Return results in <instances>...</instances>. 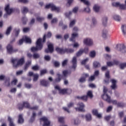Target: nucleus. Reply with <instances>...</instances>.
<instances>
[{"label":"nucleus","instance_id":"f257e3e1","mask_svg":"<svg viewBox=\"0 0 126 126\" xmlns=\"http://www.w3.org/2000/svg\"><path fill=\"white\" fill-rule=\"evenodd\" d=\"M12 63H13V67L17 68L19 66H21L24 63V57L21 58L20 60H18L17 59H12Z\"/></svg>","mask_w":126,"mask_h":126},{"label":"nucleus","instance_id":"f03ea898","mask_svg":"<svg viewBox=\"0 0 126 126\" xmlns=\"http://www.w3.org/2000/svg\"><path fill=\"white\" fill-rule=\"evenodd\" d=\"M18 109L20 111L23 110V108H27L28 109H31L32 110H38V106H35L32 107H30V104L28 102H24L22 104H19L18 105Z\"/></svg>","mask_w":126,"mask_h":126},{"label":"nucleus","instance_id":"7ed1b4c3","mask_svg":"<svg viewBox=\"0 0 126 126\" xmlns=\"http://www.w3.org/2000/svg\"><path fill=\"white\" fill-rule=\"evenodd\" d=\"M56 51L58 53V54H60L61 55H63V54H65V53H73L74 52V50L72 49H69V48H65V49H63V48H61L59 47H56Z\"/></svg>","mask_w":126,"mask_h":126},{"label":"nucleus","instance_id":"20e7f679","mask_svg":"<svg viewBox=\"0 0 126 126\" xmlns=\"http://www.w3.org/2000/svg\"><path fill=\"white\" fill-rule=\"evenodd\" d=\"M41 42L42 39H38L36 41V47H32L31 48L32 52L34 53V52H37V51H41V50L43 49V44H42V43H41Z\"/></svg>","mask_w":126,"mask_h":126},{"label":"nucleus","instance_id":"39448f33","mask_svg":"<svg viewBox=\"0 0 126 126\" xmlns=\"http://www.w3.org/2000/svg\"><path fill=\"white\" fill-rule=\"evenodd\" d=\"M107 92H108V89L107 87L103 86V94L102 95V98L104 101L110 102L111 101L110 100V96L107 94Z\"/></svg>","mask_w":126,"mask_h":126},{"label":"nucleus","instance_id":"423d86ee","mask_svg":"<svg viewBox=\"0 0 126 126\" xmlns=\"http://www.w3.org/2000/svg\"><path fill=\"white\" fill-rule=\"evenodd\" d=\"M45 8H51L52 10H55L56 12H60L61 11V8L56 6L55 4L50 3L45 6Z\"/></svg>","mask_w":126,"mask_h":126},{"label":"nucleus","instance_id":"0eeeda50","mask_svg":"<svg viewBox=\"0 0 126 126\" xmlns=\"http://www.w3.org/2000/svg\"><path fill=\"white\" fill-rule=\"evenodd\" d=\"M5 11L6 13L4 15V18H7V16H8V15H10L13 11V9L10 8L9 4H7L5 7Z\"/></svg>","mask_w":126,"mask_h":126},{"label":"nucleus","instance_id":"6e6552de","mask_svg":"<svg viewBox=\"0 0 126 126\" xmlns=\"http://www.w3.org/2000/svg\"><path fill=\"white\" fill-rule=\"evenodd\" d=\"M24 41H25L26 43H29V44H31V38H30V37L28 36H26L19 41L18 45H22Z\"/></svg>","mask_w":126,"mask_h":126},{"label":"nucleus","instance_id":"1a4fd4ad","mask_svg":"<svg viewBox=\"0 0 126 126\" xmlns=\"http://www.w3.org/2000/svg\"><path fill=\"white\" fill-rule=\"evenodd\" d=\"M77 106H79V107H76L75 110L76 111H78V112H84V104L82 102H79L77 104Z\"/></svg>","mask_w":126,"mask_h":126},{"label":"nucleus","instance_id":"9d476101","mask_svg":"<svg viewBox=\"0 0 126 126\" xmlns=\"http://www.w3.org/2000/svg\"><path fill=\"white\" fill-rule=\"evenodd\" d=\"M117 49L121 53H126V46L124 44H118L117 45Z\"/></svg>","mask_w":126,"mask_h":126},{"label":"nucleus","instance_id":"9b49d317","mask_svg":"<svg viewBox=\"0 0 126 126\" xmlns=\"http://www.w3.org/2000/svg\"><path fill=\"white\" fill-rule=\"evenodd\" d=\"M7 50L8 54H13V53H16L18 51L17 49H13L12 46L10 44H8L7 46Z\"/></svg>","mask_w":126,"mask_h":126},{"label":"nucleus","instance_id":"f8f14e48","mask_svg":"<svg viewBox=\"0 0 126 126\" xmlns=\"http://www.w3.org/2000/svg\"><path fill=\"white\" fill-rule=\"evenodd\" d=\"M40 121H42L44 122L43 126H50L51 122L50 121H49V119H48L47 117H42L40 118Z\"/></svg>","mask_w":126,"mask_h":126},{"label":"nucleus","instance_id":"ddd939ff","mask_svg":"<svg viewBox=\"0 0 126 126\" xmlns=\"http://www.w3.org/2000/svg\"><path fill=\"white\" fill-rule=\"evenodd\" d=\"M84 44L86 46H92L93 45V40L91 38H85L84 39Z\"/></svg>","mask_w":126,"mask_h":126},{"label":"nucleus","instance_id":"4468645a","mask_svg":"<svg viewBox=\"0 0 126 126\" xmlns=\"http://www.w3.org/2000/svg\"><path fill=\"white\" fill-rule=\"evenodd\" d=\"M55 89H56L57 90H58V91L60 94H65L67 92V89H61V87H60V86H55Z\"/></svg>","mask_w":126,"mask_h":126},{"label":"nucleus","instance_id":"2eb2a0df","mask_svg":"<svg viewBox=\"0 0 126 126\" xmlns=\"http://www.w3.org/2000/svg\"><path fill=\"white\" fill-rule=\"evenodd\" d=\"M48 49H45V53H53L54 52V45L52 43H49L48 44Z\"/></svg>","mask_w":126,"mask_h":126},{"label":"nucleus","instance_id":"dca6fc26","mask_svg":"<svg viewBox=\"0 0 126 126\" xmlns=\"http://www.w3.org/2000/svg\"><path fill=\"white\" fill-rule=\"evenodd\" d=\"M40 85L44 86L45 87H47V86H49V85H50V82L48 81H46L45 79L40 80Z\"/></svg>","mask_w":126,"mask_h":126},{"label":"nucleus","instance_id":"f3484780","mask_svg":"<svg viewBox=\"0 0 126 126\" xmlns=\"http://www.w3.org/2000/svg\"><path fill=\"white\" fill-rule=\"evenodd\" d=\"M77 11H78V7H74V8H73L72 11H70L69 13H66L65 14V16L66 17H68L69 15H71V14H72V12H73L74 13H77Z\"/></svg>","mask_w":126,"mask_h":126},{"label":"nucleus","instance_id":"a211bd4d","mask_svg":"<svg viewBox=\"0 0 126 126\" xmlns=\"http://www.w3.org/2000/svg\"><path fill=\"white\" fill-rule=\"evenodd\" d=\"M102 25L103 26H107L108 24V17L103 16L101 19Z\"/></svg>","mask_w":126,"mask_h":126},{"label":"nucleus","instance_id":"6ab92c4d","mask_svg":"<svg viewBox=\"0 0 126 126\" xmlns=\"http://www.w3.org/2000/svg\"><path fill=\"white\" fill-rule=\"evenodd\" d=\"M72 68H76V66L77 65V60L76 59V57H73L72 60Z\"/></svg>","mask_w":126,"mask_h":126},{"label":"nucleus","instance_id":"aec40b11","mask_svg":"<svg viewBox=\"0 0 126 126\" xmlns=\"http://www.w3.org/2000/svg\"><path fill=\"white\" fill-rule=\"evenodd\" d=\"M78 37V33L77 32H73L71 34V37L70 38L69 40L71 42H75V38Z\"/></svg>","mask_w":126,"mask_h":126},{"label":"nucleus","instance_id":"412c9836","mask_svg":"<svg viewBox=\"0 0 126 126\" xmlns=\"http://www.w3.org/2000/svg\"><path fill=\"white\" fill-rule=\"evenodd\" d=\"M100 5H99L98 4H95L94 5L93 9L94 11L95 12V13H98L100 12Z\"/></svg>","mask_w":126,"mask_h":126},{"label":"nucleus","instance_id":"4be33fe9","mask_svg":"<svg viewBox=\"0 0 126 126\" xmlns=\"http://www.w3.org/2000/svg\"><path fill=\"white\" fill-rule=\"evenodd\" d=\"M111 82L112 84V85L111 86V88L113 90H116V88H117V80L115 79H112L111 80Z\"/></svg>","mask_w":126,"mask_h":126},{"label":"nucleus","instance_id":"5701e85b","mask_svg":"<svg viewBox=\"0 0 126 126\" xmlns=\"http://www.w3.org/2000/svg\"><path fill=\"white\" fill-rule=\"evenodd\" d=\"M83 76L80 78L79 79V82L82 83L83 82H85L86 81L87 77H88L89 76V75L88 74H84Z\"/></svg>","mask_w":126,"mask_h":126},{"label":"nucleus","instance_id":"b1692460","mask_svg":"<svg viewBox=\"0 0 126 126\" xmlns=\"http://www.w3.org/2000/svg\"><path fill=\"white\" fill-rule=\"evenodd\" d=\"M86 122H91L92 121V116L90 114H87L85 115Z\"/></svg>","mask_w":126,"mask_h":126},{"label":"nucleus","instance_id":"393cba45","mask_svg":"<svg viewBox=\"0 0 126 126\" xmlns=\"http://www.w3.org/2000/svg\"><path fill=\"white\" fill-rule=\"evenodd\" d=\"M72 123L74 124L75 126H78L80 124V120L78 118L74 119L72 120Z\"/></svg>","mask_w":126,"mask_h":126},{"label":"nucleus","instance_id":"a878e982","mask_svg":"<svg viewBox=\"0 0 126 126\" xmlns=\"http://www.w3.org/2000/svg\"><path fill=\"white\" fill-rule=\"evenodd\" d=\"M18 123V124H23L24 123V119H23V117L21 114L19 115Z\"/></svg>","mask_w":126,"mask_h":126},{"label":"nucleus","instance_id":"bb28decb","mask_svg":"<svg viewBox=\"0 0 126 126\" xmlns=\"http://www.w3.org/2000/svg\"><path fill=\"white\" fill-rule=\"evenodd\" d=\"M77 99H79V100H83V101H87L88 99V97L87 95H83L82 96H77Z\"/></svg>","mask_w":126,"mask_h":126},{"label":"nucleus","instance_id":"cd10ccee","mask_svg":"<svg viewBox=\"0 0 126 126\" xmlns=\"http://www.w3.org/2000/svg\"><path fill=\"white\" fill-rule=\"evenodd\" d=\"M113 19H114V20H115L116 21L120 22V21L122 20V18H121V17H120V16L118 15H115L113 16Z\"/></svg>","mask_w":126,"mask_h":126},{"label":"nucleus","instance_id":"c85d7f7f","mask_svg":"<svg viewBox=\"0 0 126 126\" xmlns=\"http://www.w3.org/2000/svg\"><path fill=\"white\" fill-rule=\"evenodd\" d=\"M108 34V30L104 29L102 32V36L103 38H107V34Z\"/></svg>","mask_w":126,"mask_h":126},{"label":"nucleus","instance_id":"c756f323","mask_svg":"<svg viewBox=\"0 0 126 126\" xmlns=\"http://www.w3.org/2000/svg\"><path fill=\"white\" fill-rule=\"evenodd\" d=\"M121 29L124 35H126V25H122Z\"/></svg>","mask_w":126,"mask_h":126},{"label":"nucleus","instance_id":"7c9ffc66","mask_svg":"<svg viewBox=\"0 0 126 126\" xmlns=\"http://www.w3.org/2000/svg\"><path fill=\"white\" fill-rule=\"evenodd\" d=\"M58 78L55 79V82H60L62 80V75L60 73L57 74Z\"/></svg>","mask_w":126,"mask_h":126},{"label":"nucleus","instance_id":"2f4dec72","mask_svg":"<svg viewBox=\"0 0 126 126\" xmlns=\"http://www.w3.org/2000/svg\"><path fill=\"white\" fill-rule=\"evenodd\" d=\"M8 121L9 122V126H15V125L13 123V120L10 117H8Z\"/></svg>","mask_w":126,"mask_h":126},{"label":"nucleus","instance_id":"473e14b6","mask_svg":"<svg viewBox=\"0 0 126 126\" xmlns=\"http://www.w3.org/2000/svg\"><path fill=\"white\" fill-rule=\"evenodd\" d=\"M109 99L110 100V101H107L108 103H112L113 105H118V101L117 100H112V99H111V96H109Z\"/></svg>","mask_w":126,"mask_h":126},{"label":"nucleus","instance_id":"72a5a7b5","mask_svg":"<svg viewBox=\"0 0 126 126\" xmlns=\"http://www.w3.org/2000/svg\"><path fill=\"white\" fill-rule=\"evenodd\" d=\"M24 86L25 88H27V89H31V88H32V84L27 83L24 84Z\"/></svg>","mask_w":126,"mask_h":126},{"label":"nucleus","instance_id":"f704fd0d","mask_svg":"<svg viewBox=\"0 0 126 126\" xmlns=\"http://www.w3.org/2000/svg\"><path fill=\"white\" fill-rule=\"evenodd\" d=\"M12 30V27L10 26L9 27H8L6 32V35H9V34H10V32H11V31Z\"/></svg>","mask_w":126,"mask_h":126},{"label":"nucleus","instance_id":"c9c22d12","mask_svg":"<svg viewBox=\"0 0 126 126\" xmlns=\"http://www.w3.org/2000/svg\"><path fill=\"white\" fill-rule=\"evenodd\" d=\"M14 32L15 33L16 36L17 37L18 35H19V33H20V29L17 28L14 29Z\"/></svg>","mask_w":126,"mask_h":126},{"label":"nucleus","instance_id":"e433bc0d","mask_svg":"<svg viewBox=\"0 0 126 126\" xmlns=\"http://www.w3.org/2000/svg\"><path fill=\"white\" fill-rule=\"evenodd\" d=\"M82 2H83L84 4L87 5L88 7L90 6V2L89 1H87L86 0H80Z\"/></svg>","mask_w":126,"mask_h":126},{"label":"nucleus","instance_id":"4c0bfd02","mask_svg":"<svg viewBox=\"0 0 126 126\" xmlns=\"http://www.w3.org/2000/svg\"><path fill=\"white\" fill-rule=\"evenodd\" d=\"M93 64L94 67H100L101 66V64L97 61L94 62Z\"/></svg>","mask_w":126,"mask_h":126},{"label":"nucleus","instance_id":"58836bf2","mask_svg":"<svg viewBox=\"0 0 126 126\" xmlns=\"http://www.w3.org/2000/svg\"><path fill=\"white\" fill-rule=\"evenodd\" d=\"M87 96L88 97H89L91 99H92V98H93V94H92V91H88L87 94Z\"/></svg>","mask_w":126,"mask_h":126},{"label":"nucleus","instance_id":"ea45409f","mask_svg":"<svg viewBox=\"0 0 126 126\" xmlns=\"http://www.w3.org/2000/svg\"><path fill=\"white\" fill-rule=\"evenodd\" d=\"M31 64V61H28L26 63V64L25 65V70H27V68L29 67V66Z\"/></svg>","mask_w":126,"mask_h":126},{"label":"nucleus","instance_id":"a19ab883","mask_svg":"<svg viewBox=\"0 0 126 126\" xmlns=\"http://www.w3.org/2000/svg\"><path fill=\"white\" fill-rule=\"evenodd\" d=\"M44 20L45 18L43 17L37 16L36 17V20L37 21H38V22H42V21H44Z\"/></svg>","mask_w":126,"mask_h":126},{"label":"nucleus","instance_id":"79ce46f5","mask_svg":"<svg viewBox=\"0 0 126 126\" xmlns=\"http://www.w3.org/2000/svg\"><path fill=\"white\" fill-rule=\"evenodd\" d=\"M96 56V52L94 51H92L90 53V57L91 58H95Z\"/></svg>","mask_w":126,"mask_h":126},{"label":"nucleus","instance_id":"37998d69","mask_svg":"<svg viewBox=\"0 0 126 126\" xmlns=\"http://www.w3.org/2000/svg\"><path fill=\"white\" fill-rule=\"evenodd\" d=\"M33 76V81H37L39 78V74H34Z\"/></svg>","mask_w":126,"mask_h":126},{"label":"nucleus","instance_id":"c03bdc74","mask_svg":"<svg viewBox=\"0 0 126 126\" xmlns=\"http://www.w3.org/2000/svg\"><path fill=\"white\" fill-rule=\"evenodd\" d=\"M84 11L85 12H87V13H90L91 10L90 9V8L89 7H87L84 9Z\"/></svg>","mask_w":126,"mask_h":126},{"label":"nucleus","instance_id":"a18cd8bd","mask_svg":"<svg viewBox=\"0 0 126 126\" xmlns=\"http://www.w3.org/2000/svg\"><path fill=\"white\" fill-rule=\"evenodd\" d=\"M76 22V20H72L69 24V27H72L75 25V23Z\"/></svg>","mask_w":126,"mask_h":126},{"label":"nucleus","instance_id":"49530a36","mask_svg":"<svg viewBox=\"0 0 126 126\" xmlns=\"http://www.w3.org/2000/svg\"><path fill=\"white\" fill-rule=\"evenodd\" d=\"M83 54V50L80 49L77 53H76V56L77 57H80L81 55Z\"/></svg>","mask_w":126,"mask_h":126},{"label":"nucleus","instance_id":"de8ad7c7","mask_svg":"<svg viewBox=\"0 0 126 126\" xmlns=\"http://www.w3.org/2000/svg\"><path fill=\"white\" fill-rule=\"evenodd\" d=\"M32 57L33 59L37 60V59H39V58H40V55H39V54L37 53H34L33 54Z\"/></svg>","mask_w":126,"mask_h":126},{"label":"nucleus","instance_id":"09e8293b","mask_svg":"<svg viewBox=\"0 0 126 126\" xmlns=\"http://www.w3.org/2000/svg\"><path fill=\"white\" fill-rule=\"evenodd\" d=\"M121 69H124L126 67V63H123L120 64Z\"/></svg>","mask_w":126,"mask_h":126},{"label":"nucleus","instance_id":"8fccbe9b","mask_svg":"<svg viewBox=\"0 0 126 126\" xmlns=\"http://www.w3.org/2000/svg\"><path fill=\"white\" fill-rule=\"evenodd\" d=\"M44 60L47 62H50L51 61V57L49 55H46L44 56Z\"/></svg>","mask_w":126,"mask_h":126},{"label":"nucleus","instance_id":"3c124183","mask_svg":"<svg viewBox=\"0 0 126 126\" xmlns=\"http://www.w3.org/2000/svg\"><path fill=\"white\" fill-rule=\"evenodd\" d=\"M68 62V60L67 59L64 60L62 63V66H65L67 64Z\"/></svg>","mask_w":126,"mask_h":126},{"label":"nucleus","instance_id":"603ef678","mask_svg":"<svg viewBox=\"0 0 126 126\" xmlns=\"http://www.w3.org/2000/svg\"><path fill=\"white\" fill-rule=\"evenodd\" d=\"M30 31V28H24L23 30L24 33H27Z\"/></svg>","mask_w":126,"mask_h":126},{"label":"nucleus","instance_id":"864d4df0","mask_svg":"<svg viewBox=\"0 0 126 126\" xmlns=\"http://www.w3.org/2000/svg\"><path fill=\"white\" fill-rule=\"evenodd\" d=\"M47 73V69H43L40 70V75L42 76V75H44V74H46Z\"/></svg>","mask_w":126,"mask_h":126},{"label":"nucleus","instance_id":"5fc2aeb1","mask_svg":"<svg viewBox=\"0 0 126 126\" xmlns=\"http://www.w3.org/2000/svg\"><path fill=\"white\" fill-rule=\"evenodd\" d=\"M28 12V8L27 7H23V13H27Z\"/></svg>","mask_w":126,"mask_h":126},{"label":"nucleus","instance_id":"6e6d98bb","mask_svg":"<svg viewBox=\"0 0 126 126\" xmlns=\"http://www.w3.org/2000/svg\"><path fill=\"white\" fill-rule=\"evenodd\" d=\"M112 110H113V106H110L108 107H107L106 109V112L107 113H110V112H111V111H112Z\"/></svg>","mask_w":126,"mask_h":126},{"label":"nucleus","instance_id":"4d7b16f0","mask_svg":"<svg viewBox=\"0 0 126 126\" xmlns=\"http://www.w3.org/2000/svg\"><path fill=\"white\" fill-rule=\"evenodd\" d=\"M58 121L60 123H63V121H64V118L63 117H59Z\"/></svg>","mask_w":126,"mask_h":126},{"label":"nucleus","instance_id":"13d9d810","mask_svg":"<svg viewBox=\"0 0 126 126\" xmlns=\"http://www.w3.org/2000/svg\"><path fill=\"white\" fill-rule=\"evenodd\" d=\"M54 64L56 67H59V66H60V62L58 61H55L54 62Z\"/></svg>","mask_w":126,"mask_h":126},{"label":"nucleus","instance_id":"bf43d9fd","mask_svg":"<svg viewBox=\"0 0 126 126\" xmlns=\"http://www.w3.org/2000/svg\"><path fill=\"white\" fill-rule=\"evenodd\" d=\"M105 77L106 78H110V71L107 70L105 73Z\"/></svg>","mask_w":126,"mask_h":126},{"label":"nucleus","instance_id":"052dcab7","mask_svg":"<svg viewBox=\"0 0 126 126\" xmlns=\"http://www.w3.org/2000/svg\"><path fill=\"white\" fill-rule=\"evenodd\" d=\"M92 113L94 116H96L97 115V114L98 113V110L97 109H93L92 110Z\"/></svg>","mask_w":126,"mask_h":126},{"label":"nucleus","instance_id":"680f3d73","mask_svg":"<svg viewBox=\"0 0 126 126\" xmlns=\"http://www.w3.org/2000/svg\"><path fill=\"white\" fill-rule=\"evenodd\" d=\"M32 69L33 70H39V66L38 65H35L32 66Z\"/></svg>","mask_w":126,"mask_h":126},{"label":"nucleus","instance_id":"e2e57ef3","mask_svg":"<svg viewBox=\"0 0 126 126\" xmlns=\"http://www.w3.org/2000/svg\"><path fill=\"white\" fill-rule=\"evenodd\" d=\"M118 107H124L125 106V103L123 102H118L117 103Z\"/></svg>","mask_w":126,"mask_h":126},{"label":"nucleus","instance_id":"0e129e2a","mask_svg":"<svg viewBox=\"0 0 126 126\" xmlns=\"http://www.w3.org/2000/svg\"><path fill=\"white\" fill-rule=\"evenodd\" d=\"M88 61H89V59L88 58H87V59H86L83 60V61H82L81 63H82V64H85L86 63H87V62H88Z\"/></svg>","mask_w":126,"mask_h":126},{"label":"nucleus","instance_id":"69168bd1","mask_svg":"<svg viewBox=\"0 0 126 126\" xmlns=\"http://www.w3.org/2000/svg\"><path fill=\"white\" fill-rule=\"evenodd\" d=\"M92 22L93 25H96L97 24V20H96V19H95V18H93Z\"/></svg>","mask_w":126,"mask_h":126},{"label":"nucleus","instance_id":"338daca9","mask_svg":"<svg viewBox=\"0 0 126 126\" xmlns=\"http://www.w3.org/2000/svg\"><path fill=\"white\" fill-rule=\"evenodd\" d=\"M119 7L121 9H126V5H124V4H121L119 6Z\"/></svg>","mask_w":126,"mask_h":126},{"label":"nucleus","instance_id":"774afa93","mask_svg":"<svg viewBox=\"0 0 126 126\" xmlns=\"http://www.w3.org/2000/svg\"><path fill=\"white\" fill-rule=\"evenodd\" d=\"M22 21L23 24H26V22H27V18L26 17H24L22 19Z\"/></svg>","mask_w":126,"mask_h":126}]
</instances>
